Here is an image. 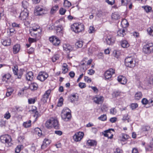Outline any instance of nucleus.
I'll return each mask as SVG.
<instances>
[{"label": "nucleus", "instance_id": "1", "mask_svg": "<svg viewBox=\"0 0 153 153\" xmlns=\"http://www.w3.org/2000/svg\"><path fill=\"white\" fill-rule=\"evenodd\" d=\"M45 126L48 128H51L53 127L55 129L59 128V125L58 120L53 118H51L48 120L45 124Z\"/></svg>", "mask_w": 153, "mask_h": 153}, {"label": "nucleus", "instance_id": "2", "mask_svg": "<svg viewBox=\"0 0 153 153\" xmlns=\"http://www.w3.org/2000/svg\"><path fill=\"white\" fill-rule=\"evenodd\" d=\"M71 111L67 108H64L62 111L61 116L62 119L65 121H68L71 117Z\"/></svg>", "mask_w": 153, "mask_h": 153}, {"label": "nucleus", "instance_id": "3", "mask_svg": "<svg viewBox=\"0 0 153 153\" xmlns=\"http://www.w3.org/2000/svg\"><path fill=\"white\" fill-rule=\"evenodd\" d=\"M71 30L76 33L81 32L84 30V25L82 23H76L74 24L71 26Z\"/></svg>", "mask_w": 153, "mask_h": 153}, {"label": "nucleus", "instance_id": "4", "mask_svg": "<svg viewBox=\"0 0 153 153\" xmlns=\"http://www.w3.org/2000/svg\"><path fill=\"white\" fill-rule=\"evenodd\" d=\"M126 65L128 67L132 68L135 65L136 62L135 59L132 57H127L125 60Z\"/></svg>", "mask_w": 153, "mask_h": 153}, {"label": "nucleus", "instance_id": "5", "mask_svg": "<svg viewBox=\"0 0 153 153\" xmlns=\"http://www.w3.org/2000/svg\"><path fill=\"white\" fill-rule=\"evenodd\" d=\"M143 51L146 54H149L153 52V44L147 43L143 46Z\"/></svg>", "mask_w": 153, "mask_h": 153}, {"label": "nucleus", "instance_id": "6", "mask_svg": "<svg viewBox=\"0 0 153 153\" xmlns=\"http://www.w3.org/2000/svg\"><path fill=\"white\" fill-rule=\"evenodd\" d=\"M63 50L65 51L68 54L67 57L68 58L70 59L72 57V56H71L69 53L71 51L73 48L71 45L68 44H64L63 45Z\"/></svg>", "mask_w": 153, "mask_h": 153}, {"label": "nucleus", "instance_id": "7", "mask_svg": "<svg viewBox=\"0 0 153 153\" xmlns=\"http://www.w3.org/2000/svg\"><path fill=\"white\" fill-rule=\"evenodd\" d=\"M104 41L107 45H111L114 44V39L112 35L108 34L104 38Z\"/></svg>", "mask_w": 153, "mask_h": 153}, {"label": "nucleus", "instance_id": "8", "mask_svg": "<svg viewBox=\"0 0 153 153\" xmlns=\"http://www.w3.org/2000/svg\"><path fill=\"white\" fill-rule=\"evenodd\" d=\"M11 140L10 136L8 134L3 135L0 137V141L3 143H7L8 144Z\"/></svg>", "mask_w": 153, "mask_h": 153}, {"label": "nucleus", "instance_id": "9", "mask_svg": "<svg viewBox=\"0 0 153 153\" xmlns=\"http://www.w3.org/2000/svg\"><path fill=\"white\" fill-rule=\"evenodd\" d=\"M48 76V74L46 72H40L37 77L38 80L43 82L45 81Z\"/></svg>", "mask_w": 153, "mask_h": 153}, {"label": "nucleus", "instance_id": "10", "mask_svg": "<svg viewBox=\"0 0 153 153\" xmlns=\"http://www.w3.org/2000/svg\"><path fill=\"white\" fill-rule=\"evenodd\" d=\"M84 136V133L82 132H79L75 133L73 136V139L76 142L80 141Z\"/></svg>", "mask_w": 153, "mask_h": 153}, {"label": "nucleus", "instance_id": "11", "mask_svg": "<svg viewBox=\"0 0 153 153\" xmlns=\"http://www.w3.org/2000/svg\"><path fill=\"white\" fill-rule=\"evenodd\" d=\"M114 73L115 70L112 68H110L105 72V77L106 79H109L111 77L112 74Z\"/></svg>", "mask_w": 153, "mask_h": 153}, {"label": "nucleus", "instance_id": "12", "mask_svg": "<svg viewBox=\"0 0 153 153\" xmlns=\"http://www.w3.org/2000/svg\"><path fill=\"white\" fill-rule=\"evenodd\" d=\"M50 41L52 43L53 45L57 46L60 43V40L55 36H52L49 38Z\"/></svg>", "mask_w": 153, "mask_h": 153}, {"label": "nucleus", "instance_id": "13", "mask_svg": "<svg viewBox=\"0 0 153 153\" xmlns=\"http://www.w3.org/2000/svg\"><path fill=\"white\" fill-rule=\"evenodd\" d=\"M51 91V89H48L45 91V94L43 95L42 98L41 99V101L44 103L47 102L48 99L49 98Z\"/></svg>", "mask_w": 153, "mask_h": 153}, {"label": "nucleus", "instance_id": "14", "mask_svg": "<svg viewBox=\"0 0 153 153\" xmlns=\"http://www.w3.org/2000/svg\"><path fill=\"white\" fill-rule=\"evenodd\" d=\"M12 69L14 74L17 76V78L20 79L23 74L22 71H20L18 72V68L17 66H14Z\"/></svg>", "mask_w": 153, "mask_h": 153}, {"label": "nucleus", "instance_id": "15", "mask_svg": "<svg viewBox=\"0 0 153 153\" xmlns=\"http://www.w3.org/2000/svg\"><path fill=\"white\" fill-rule=\"evenodd\" d=\"M56 34L58 36H62L63 34V28L61 25H59L56 26Z\"/></svg>", "mask_w": 153, "mask_h": 153}, {"label": "nucleus", "instance_id": "16", "mask_svg": "<svg viewBox=\"0 0 153 153\" xmlns=\"http://www.w3.org/2000/svg\"><path fill=\"white\" fill-rule=\"evenodd\" d=\"M117 80L121 84L125 85L126 83L127 80L126 78L122 75H120L117 77Z\"/></svg>", "mask_w": 153, "mask_h": 153}, {"label": "nucleus", "instance_id": "17", "mask_svg": "<svg viewBox=\"0 0 153 153\" xmlns=\"http://www.w3.org/2000/svg\"><path fill=\"white\" fill-rule=\"evenodd\" d=\"M94 102L96 103L100 104L102 103L104 100V98L102 96H96L94 98Z\"/></svg>", "mask_w": 153, "mask_h": 153}, {"label": "nucleus", "instance_id": "18", "mask_svg": "<svg viewBox=\"0 0 153 153\" xmlns=\"http://www.w3.org/2000/svg\"><path fill=\"white\" fill-rule=\"evenodd\" d=\"M28 13L25 11L22 12L20 14L19 17L22 20H26L28 16Z\"/></svg>", "mask_w": 153, "mask_h": 153}, {"label": "nucleus", "instance_id": "19", "mask_svg": "<svg viewBox=\"0 0 153 153\" xmlns=\"http://www.w3.org/2000/svg\"><path fill=\"white\" fill-rule=\"evenodd\" d=\"M36 14L39 16L41 15L44 13L45 10L39 7H38L35 10Z\"/></svg>", "mask_w": 153, "mask_h": 153}, {"label": "nucleus", "instance_id": "20", "mask_svg": "<svg viewBox=\"0 0 153 153\" xmlns=\"http://www.w3.org/2000/svg\"><path fill=\"white\" fill-rule=\"evenodd\" d=\"M1 41L2 44L4 46H9L11 43V40L10 38L6 40L1 39Z\"/></svg>", "mask_w": 153, "mask_h": 153}, {"label": "nucleus", "instance_id": "21", "mask_svg": "<svg viewBox=\"0 0 153 153\" xmlns=\"http://www.w3.org/2000/svg\"><path fill=\"white\" fill-rule=\"evenodd\" d=\"M34 76L32 72L29 71L26 75V78L27 80L31 81L33 80Z\"/></svg>", "mask_w": 153, "mask_h": 153}, {"label": "nucleus", "instance_id": "22", "mask_svg": "<svg viewBox=\"0 0 153 153\" xmlns=\"http://www.w3.org/2000/svg\"><path fill=\"white\" fill-rule=\"evenodd\" d=\"M97 143L94 140H89L87 141L86 144L87 145L91 146H93L97 145Z\"/></svg>", "mask_w": 153, "mask_h": 153}, {"label": "nucleus", "instance_id": "23", "mask_svg": "<svg viewBox=\"0 0 153 153\" xmlns=\"http://www.w3.org/2000/svg\"><path fill=\"white\" fill-rule=\"evenodd\" d=\"M20 49V45L19 44H16L14 45L13 47V53L16 54L19 51Z\"/></svg>", "mask_w": 153, "mask_h": 153}, {"label": "nucleus", "instance_id": "24", "mask_svg": "<svg viewBox=\"0 0 153 153\" xmlns=\"http://www.w3.org/2000/svg\"><path fill=\"white\" fill-rule=\"evenodd\" d=\"M39 30H40L39 26L38 25H36L32 27H30L29 29V31H34L35 32H38V33H39V32L38 31Z\"/></svg>", "mask_w": 153, "mask_h": 153}, {"label": "nucleus", "instance_id": "25", "mask_svg": "<svg viewBox=\"0 0 153 153\" xmlns=\"http://www.w3.org/2000/svg\"><path fill=\"white\" fill-rule=\"evenodd\" d=\"M129 136L126 134H122L120 137V141L124 142L128 139Z\"/></svg>", "mask_w": 153, "mask_h": 153}, {"label": "nucleus", "instance_id": "26", "mask_svg": "<svg viewBox=\"0 0 153 153\" xmlns=\"http://www.w3.org/2000/svg\"><path fill=\"white\" fill-rule=\"evenodd\" d=\"M142 94L141 92H137L135 94V99L136 100H139L142 98Z\"/></svg>", "mask_w": 153, "mask_h": 153}, {"label": "nucleus", "instance_id": "27", "mask_svg": "<svg viewBox=\"0 0 153 153\" xmlns=\"http://www.w3.org/2000/svg\"><path fill=\"white\" fill-rule=\"evenodd\" d=\"M121 25L123 27L125 28L128 26V23L126 19H124L121 22Z\"/></svg>", "mask_w": 153, "mask_h": 153}, {"label": "nucleus", "instance_id": "28", "mask_svg": "<svg viewBox=\"0 0 153 153\" xmlns=\"http://www.w3.org/2000/svg\"><path fill=\"white\" fill-rule=\"evenodd\" d=\"M111 131H114V130L113 129L111 128L105 131L104 132H105V133L104 134V136L108 137V138L109 135L111 134Z\"/></svg>", "mask_w": 153, "mask_h": 153}, {"label": "nucleus", "instance_id": "29", "mask_svg": "<svg viewBox=\"0 0 153 153\" xmlns=\"http://www.w3.org/2000/svg\"><path fill=\"white\" fill-rule=\"evenodd\" d=\"M117 35L122 37H123L125 35V30L123 29L119 30L117 32Z\"/></svg>", "mask_w": 153, "mask_h": 153}, {"label": "nucleus", "instance_id": "30", "mask_svg": "<svg viewBox=\"0 0 153 153\" xmlns=\"http://www.w3.org/2000/svg\"><path fill=\"white\" fill-rule=\"evenodd\" d=\"M120 55V51L116 50H114L113 51L112 55L114 57L117 58H118Z\"/></svg>", "mask_w": 153, "mask_h": 153}, {"label": "nucleus", "instance_id": "31", "mask_svg": "<svg viewBox=\"0 0 153 153\" xmlns=\"http://www.w3.org/2000/svg\"><path fill=\"white\" fill-rule=\"evenodd\" d=\"M23 148L22 145H18L15 149V152L16 153H19Z\"/></svg>", "mask_w": 153, "mask_h": 153}, {"label": "nucleus", "instance_id": "32", "mask_svg": "<svg viewBox=\"0 0 153 153\" xmlns=\"http://www.w3.org/2000/svg\"><path fill=\"white\" fill-rule=\"evenodd\" d=\"M38 85L36 83H31L29 87L32 90H35L37 89Z\"/></svg>", "mask_w": 153, "mask_h": 153}, {"label": "nucleus", "instance_id": "33", "mask_svg": "<svg viewBox=\"0 0 153 153\" xmlns=\"http://www.w3.org/2000/svg\"><path fill=\"white\" fill-rule=\"evenodd\" d=\"M11 76V75L9 74H7L3 76L2 80L3 81H6L10 79Z\"/></svg>", "mask_w": 153, "mask_h": 153}, {"label": "nucleus", "instance_id": "34", "mask_svg": "<svg viewBox=\"0 0 153 153\" xmlns=\"http://www.w3.org/2000/svg\"><path fill=\"white\" fill-rule=\"evenodd\" d=\"M31 121L29 120L28 121L25 122L23 124V126L25 128H27L30 126L31 125Z\"/></svg>", "mask_w": 153, "mask_h": 153}, {"label": "nucleus", "instance_id": "35", "mask_svg": "<svg viewBox=\"0 0 153 153\" xmlns=\"http://www.w3.org/2000/svg\"><path fill=\"white\" fill-rule=\"evenodd\" d=\"M121 45L122 47L125 48L128 47L129 46V45L127 41L124 40L121 42Z\"/></svg>", "mask_w": 153, "mask_h": 153}, {"label": "nucleus", "instance_id": "36", "mask_svg": "<svg viewBox=\"0 0 153 153\" xmlns=\"http://www.w3.org/2000/svg\"><path fill=\"white\" fill-rule=\"evenodd\" d=\"M77 98L75 94L72 95L70 97V100L71 102H73L74 101L77 100Z\"/></svg>", "mask_w": 153, "mask_h": 153}, {"label": "nucleus", "instance_id": "37", "mask_svg": "<svg viewBox=\"0 0 153 153\" xmlns=\"http://www.w3.org/2000/svg\"><path fill=\"white\" fill-rule=\"evenodd\" d=\"M82 45V42L81 41H78L75 43V47L76 48H81Z\"/></svg>", "mask_w": 153, "mask_h": 153}, {"label": "nucleus", "instance_id": "38", "mask_svg": "<svg viewBox=\"0 0 153 153\" xmlns=\"http://www.w3.org/2000/svg\"><path fill=\"white\" fill-rule=\"evenodd\" d=\"M59 7L57 5H56L53 7L51 10V13H53L56 12L58 9Z\"/></svg>", "mask_w": 153, "mask_h": 153}, {"label": "nucleus", "instance_id": "39", "mask_svg": "<svg viewBox=\"0 0 153 153\" xmlns=\"http://www.w3.org/2000/svg\"><path fill=\"white\" fill-rule=\"evenodd\" d=\"M147 31L149 35L153 36V27L148 28L147 29Z\"/></svg>", "mask_w": 153, "mask_h": 153}, {"label": "nucleus", "instance_id": "40", "mask_svg": "<svg viewBox=\"0 0 153 153\" xmlns=\"http://www.w3.org/2000/svg\"><path fill=\"white\" fill-rule=\"evenodd\" d=\"M122 120L124 121H127L128 122H129L130 120L128 114H126L124 115L122 118Z\"/></svg>", "mask_w": 153, "mask_h": 153}, {"label": "nucleus", "instance_id": "41", "mask_svg": "<svg viewBox=\"0 0 153 153\" xmlns=\"http://www.w3.org/2000/svg\"><path fill=\"white\" fill-rule=\"evenodd\" d=\"M59 58V56L58 54L54 55L52 58V60L53 62H55L57 60H58Z\"/></svg>", "mask_w": 153, "mask_h": 153}, {"label": "nucleus", "instance_id": "42", "mask_svg": "<svg viewBox=\"0 0 153 153\" xmlns=\"http://www.w3.org/2000/svg\"><path fill=\"white\" fill-rule=\"evenodd\" d=\"M111 17L113 19L117 20L119 18V16L118 14H117V13H114L112 14Z\"/></svg>", "mask_w": 153, "mask_h": 153}, {"label": "nucleus", "instance_id": "43", "mask_svg": "<svg viewBox=\"0 0 153 153\" xmlns=\"http://www.w3.org/2000/svg\"><path fill=\"white\" fill-rule=\"evenodd\" d=\"M95 31V28L93 26H90L88 30V32L89 33H94Z\"/></svg>", "mask_w": 153, "mask_h": 153}, {"label": "nucleus", "instance_id": "44", "mask_svg": "<svg viewBox=\"0 0 153 153\" xmlns=\"http://www.w3.org/2000/svg\"><path fill=\"white\" fill-rule=\"evenodd\" d=\"M71 5V3L67 0L64 1V6L65 7H69Z\"/></svg>", "mask_w": 153, "mask_h": 153}, {"label": "nucleus", "instance_id": "45", "mask_svg": "<svg viewBox=\"0 0 153 153\" xmlns=\"http://www.w3.org/2000/svg\"><path fill=\"white\" fill-rule=\"evenodd\" d=\"M138 106V104L136 103H132L130 105V107L132 109V110L135 109Z\"/></svg>", "mask_w": 153, "mask_h": 153}, {"label": "nucleus", "instance_id": "46", "mask_svg": "<svg viewBox=\"0 0 153 153\" xmlns=\"http://www.w3.org/2000/svg\"><path fill=\"white\" fill-rule=\"evenodd\" d=\"M99 119L102 121H105L106 120L107 117L106 115L103 114L101 115L100 117H98Z\"/></svg>", "mask_w": 153, "mask_h": 153}, {"label": "nucleus", "instance_id": "47", "mask_svg": "<svg viewBox=\"0 0 153 153\" xmlns=\"http://www.w3.org/2000/svg\"><path fill=\"white\" fill-rule=\"evenodd\" d=\"M66 11V10L62 7H61L59 10V12L60 14L62 15H63L65 14Z\"/></svg>", "mask_w": 153, "mask_h": 153}, {"label": "nucleus", "instance_id": "48", "mask_svg": "<svg viewBox=\"0 0 153 153\" xmlns=\"http://www.w3.org/2000/svg\"><path fill=\"white\" fill-rule=\"evenodd\" d=\"M144 8L146 11L147 13L150 12L152 10V8L149 6H145Z\"/></svg>", "mask_w": 153, "mask_h": 153}, {"label": "nucleus", "instance_id": "49", "mask_svg": "<svg viewBox=\"0 0 153 153\" xmlns=\"http://www.w3.org/2000/svg\"><path fill=\"white\" fill-rule=\"evenodd\" d=\"M44 143L47 145H49L51 143V141L49 139L47 138H45L43 140V142Z\"/></svg>", "mask_w": 153, "mask_h": 153}, {"label": "nucleus", "instance_id": "50", "mask_svg": "<svg viewBox=\"0 0 153 153\" xmlns=\"http://www.w3.org/2000/svg\"><path fill=\"white\" fill-rule=\"evenodd\" d=\"M4 117V118L5 119H8L10 118L11 115L9 112L7 111L5 114Z\"/></svg>", "mask_w": 153, "mask_h": 153}, {"label": "nucleus", "instance_id": "51", "mask_svg": "<svg viewBox=\"0 0 153 153\" xmlns=\"http://www.w3.org/2000/svg\"><path fill=\"white\" fill-rule=\"evenodd\" d=\"M63 99L62 97H61L59 99V101L58 102V106H61L63 104Z\"/></svg>", "mask_w": 153, "mask_h": 153}, {"label": "nucleus", "instance_id": "52", "mask_svg": "<svg viewBox=\"0 0 153 153\" xmlns=\"http://www.w3.org/2000/svg\"><path fill=\"white\" fill-rule=\"evenodd\" d=\"M31 35L33 37H36L37 34L38 32H35L31 31H29Z\"/></svg>", "mask_w": 153, "mask_h": 153}, {"label": "nucleus", "instance_id": "53", "mask_svg": "<svg viewBox=\"0 0 153 153\" xmlns=\"http://www.w3.org/2000/svg\"><path fill=\"white\" fill-rule=\"evenodd\" d=\"M28 41L29 43L31 44L32 43L36 42V39L35 38H32L29 37L28 38Z\"/></svg>", "mask_w": 153, "mask_h": 153}, {"label": "nucleus", "instance_id": "54", "mask_svg": "<svg viewBox=\"0 0 153 153\" xmlns=\"http://www.w3.org/2000/svg\"><path fill=\"white\" fill-rule=\"evenodd\" d=\"M110 113L113 114H115L117 113V111L115 108H112L110 110Z\"/></svg>", "mask_w": 153, "mask_h": 153}, {"label": "nucleus", "instance_id": "55", "mask_svg": "<svg viewBox=\"0 0 153 153\" xmlns=\"http://www.w3.org/2000/svg\"><path fill=\"white\" fill-rule=\"evenodd\" d=\"M35 100L34 99L30 98L28 99V102L29 104H33L35 102Z\"/></svg>", "mask_w": 153, "mask_h": 153}, {"label": "nucleus", "instance_id": "56", "mask_svg": "<svg viewBox=\"0 0 153 153\" xmlns=\"http://www.w3.org/2000/svg\"><path fill=\"white\" fill-rule=\"evenodd\" d=\"M114 1L115 0H107L106 1L108 4L112 5L114 4Z\"/></svg>", "mask_w": 153, "mask_h": 153}, {"label": "nucleus", "instance_id": "57", "mask_svg": "<svg viewBox=\"0 0 153 153\" xmlns=\"http://www.w3.org/2000/svg\"><path fill=\"white\" fill-rule=\"evenodd\" d=\"M84 79L85 81L88 82H90L91 81V79L87 76H85Z\"/></svg>", "mask_w": 153, "mask_h": 153}, {"label": "nucleus", "instance_id": "58", "mask_svg": "<svg viewBox=\"0 0 153 153\" xmlns=\"http://www.w3.org/2000/svg\"><path fill=\"white\" fill-rule=\"evenodd\" d=\"M41 116L40 114H39L38 111H36L34 115V117H36V119H37L38 117Z\"/></svg>", "mask_w": 153, "mask_h": 153}, {"label": "nucleus", "instance_id": "59", "mask_svg": "<svg viewBox=\"0 0 153 153\" xmlns=\"http://www.w3.org/2000/svg\"><path fill=\"white\" fill-rule=\"evenodd\" d=\"M79 86L81 88H82L86 87L85 84V83L81 82L79 83Z\"/></svg>", "mask_w": 153, "mask_h": 153}, {"label": "nucleus", "instance_id": "60", "mask_svg": "<svg viewBox=\"0 0 153 153\" xmlns=\"http://www.w3.org/2000/svg\"><path fill=\"white\" fill-rule=\"evenodd\" d=\"M62 73L63 74H65L68 72V68L62 67Z\"/></svg>", "mask_w": 153, "mask_h": 153}, {"label": "nucleus", "instance_id": "61", "mask_svg": "<svg viewBox=\"0 0 153 153\" xmlns=\"http://www.w3.org/2000/svg\"><path fill=\"white\" fill-rule=\"evenodd\" d=\"M148 100L145 98H143L141 101V102H142V104L144 105L148 103Z\"/></svg>", "mask_w": 153, "mask_h": 153}, {"label": "nucleus", "instance_id": "62", "mask_svg": "<svg viewBox=\"0 0 153 153\" xmlns=\"http://www.w3.org/2000/svg\"><path fill=\"white\" fill-rule=\"evenodd\" d=\"M88 74L90 75H93L95 72V71L92 69H90L88 71Z\"/></svg>", "mask_w": 153, "mask_h": 153}, {"label": "nucleus", "instance_id": "63", "mask_svg": "<svg viewBox=\"0 0 153 153\" xmlns=\"http://www.w3.org/2000/svg\"><path fill=\"white\" fill-rule=\"evenodd\" d=\"M103 14V13L101 10L98 11V13H97V16L99 17H101Z\"/></svg>", "mask_w": 153, "mask_h": 153}, {"label": "nucleus", "instance_id": "64", "mask_svg": "<svg viewBox=\"0 0 153 153\" xmlns=\"http://www.w3.org/2000/svg\"><path fill=\"white\" fill-rule=\"evenodd\" d=\"M55 133L59 135H61L62 134V132L61 131H55Z\"/></svg>", "mask_w": 153, "mask_h": 153}]
</instances>
